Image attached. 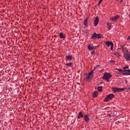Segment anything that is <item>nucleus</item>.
Masks as SVG:
<instances>
[{"mask_svg": "<svg viewBox=\"0 0 130 130\" xmlns=\"http://www.w3.org/2000/svg\"><path fill=\"white\" fill-rule=\"evenodd\" d=\"M122 51L124 53V57L126 60H130V53L126 48L122 47Z\"/></svg>", "mask_w": 130, "mask_h": 130, "instance_id": "obj_1", "label": "nucleus"}, {"mask_svg": "<svg viewBox=\"0 0 130 130\" xmlns=\"http://www.w3.org/2000/svg\"><path fill=\"white\" fill-rule=\"evenodd\" d=\"M118 72H120V73H122V75L124 76H129L130 75V69L129 70H122V69H116Z\"/></svg>", "mask_w": 130, "mask_h": 130, "instance_id": "obj_2", "label": "nucleus"}, {"mask_svg": "<svg viewBox=\"0 0 130 130\" xmlns=\"http://www.w3.org/2000/svg\"><path fill=\"white\" fill-rule=\"evenodd\" d=\"M112 77V75H111V74H110L109 73H105L104 74V76L103 77V79L104 80H106L107 82H109V79Z\"/></svg>", "mask_w": 130, "mask_h": 130, "instance_id": "obj_3", "label": "nucleus"}, {"mask_svg": "<svg viewBox=\"0 0 130 130\" xmlns=\"http://www.w3.org/2000/svg\"><path fill=\"white\" fill-rule=\"evenodd\" d=\"M102 38V35L100 34H96V32H94L93 34L91 37V39H100V38Z\"/></svg>", "mask_w": 130, "mask_h": 130, "instance_id": "obj_4", "label": "nucleus"}, {"mask_svg": "<svg viewBox=\"0 0 130 130\" xmlns=\"http://www.w3.org/2000/svg\"><path fill=\"white\" fill-rule=\"evenodd\" d=\"M113 98H114V94H110L107 96V97L105 99V102H108V101H110Z\"/></svg>", "mask_w": 130, "mask_h": 130, "instance_id": "obj_5", "label": "nucleus"}, {"mask_svg": "<svg viewBox=\"0 0 130 130\" xmlns=\"http://www.w3.org/2000/svg\"><path fill=\"white\" fill-rule=\"evenodd\" d=\"M125 89L124 88H120L117 87H113L112 90L114 93H116L117 92H122V91H124Z\"/></svg>", "mask_w": 130, "mask_h": 130, "instance_id": "obj_6", "label": "nucleus"}, {"mask_svg": "<svg viewBox=\"0 0 130 130\" xmlns=\"http://www.w3.org/2000/svg\"><path fill=\"white\" fill-rule=\"evenodd\" d=\"M106 45L108 46V47H109V46H111V50H112L113 49L114 47V44L111 41H106L105 43Z\"/></svg>", "mask_w": 130, "mask_h": 130, "instance_id": "obj_7", "label": "nucleus"}, {"mask_svg": "<svg viewBox=\"0 0 130 130\" xmlns=\"http://www.w3.org/2000/svg\"><path fill=\"white\" fill-rule=\"evenodd\" d=\"M92 77H93V71H91L86 76V79H87V80H91V79Z\"/></svg>", "mask_w": 130, "mask_h": 130, "instance_id": "obj_8", "label": "nucleus"}, {"mask_svg": "<svg viewBox=\"0 0 130 130\" xmlns=\"http://www.w3.org/2000/svg\"><path fill=\"white\" fill-rule=\"evenodd\" d=\"M99 23V18L98 17V16H97L95 17V19L94 22V27H96L97 26V25H98Z\"/></svg>", "mask_w": 130, "mask_h": 130, "instance_id": "obj_9", "label": "nucleus"}, {"mask_svg": "<svg viewBox=\"0 0 130 130\" xmlns=\"http://www.w3.org/2000/svg\"><path fill=\"white\" fill-rule=\"evenodd\" d=\"M84 119L86 123H88V122L90 121V118L89 117V116L88 115H85L84 116Z\"/></svg>", "mask_w": 130, "mask_h": 130, "instance_id": "obj_10", "label": "nucleus"}, {"mask_svg": "<svg viewBox=\"0 0 130 130\" xmlns=\"http://www.w3.org/2000/svg\"><path fill=\"white\" fill-rule=\"evenodd\" d=\"M119 15H116L114 16V17H111L110 18V21H116L117 19H119Z\"/></svg>", "mask_w": 130, "mask_h": 130, "instance_id": "obj_11", "label": "nucleus"}, {"mask_svg": "<svg viewBox=\"0 0 130 130\" xmlns=\"http://www.w3.org/2000/svg\"><path fill=\"white\" fill-rule=\"evenodd\" d=\"M78 115H79V116L78 117V118L79 119H80L81 118V117L82 118H83V117H84V115L83 114V113L82 112H79Z\"/></svg>", "mask_w": 130, "mask_h": 130, "instance_id": "obj_12", "label": "nucleus"}, {"mask_svg": "<svg viewBox=\"0 0 130 130\" xmlns=\"http://www.w3.org/2000/svg\"><path fill=\"white\" fill-rule=\"evenodd\" d=\"M92 96H93V98H96V97H97V96H98V92L94 91L92 94Z\"/></svg>", "mask_w": 130, "mask_h": 130, "instance_id": "obj_13", "label": "nucleus"}, {"mask_svg": "<svg viewBox=\"0 0 130 130\" xmlns=\"http://www.w3.org/2000/svg\"><path fill=\"white\" fill-rule=\"evenodd\" d=\"M66 59L68 60H72V59H73V56L67 55L66 56Z\"/></svg>", "mask_w": 130, "mask_h": 130, "instance_id": "obj_14", "label": "nucleus"}, {"mask_svg": "<svg viewBox=\"0 0 130 130\" xmlns=\"http://www.w3.org/2000/svg\"><path fill=\"white\" fill-rule=\"evenodd\" d=\"M94 48H95V47L91 46V45H89V46L88 47V49H89V50H93V49H94Z\"/></svg>", "mask_w": 130, "mask_h": 130, "instance_id": "obj_15", "label": "nucleus"}, {"mask_svg": "<svg viewBox=\"0 0 130 130\" xmlns=\"http://www.w3.org/2000/svg\"><path fill=\"white\" fill-rule=\"evenodd\" d=\"M59 37H60V38H61V39H63V38H64V35H63V33L60 32V33L59 34Z\"/></svg>", "mask_w": 130, "mask_h": 130, "instance_id": "obj_16", "label": "nucleus"}, {"mask_svg": "<svg viewBox=\"0 0 130 130\" xmlns=\"http://www.w3.org/2000/svg\"><path fill=\"white\" fill-rule=\"evenodd\" d=\"M107 25L108 26V28L109 30H111V23H108L107 24Z\"/></svg>", "mask_w": 130, "mask_h": 130, "instance_id": "obj_17", "label": "nucleus"}, {"mask_svg": "<svg viewBox=\"0 0 130 130\" xmlns=\"http://www.w3.org/2000/svg\"><path fill=\"white\" fill-rule=\"evenodd\" d=\"M84 25H85V26L88 25V18L84 20Z\"/></svg>", "mask_w": 130, "mask_h": 130, "instance_id": "obj_18", "label": "nucleus"}, {"mask_svg": "<svg viewBox=\"0 0 130 130\" xmlns=\"http://www.w3.org/2000/svg\"><path fill=\"white\" fill-rule=\"evenodd\" d=\"M66 66H67V67H72V66H73V63L70 62V63H66Z\"/></svg>", "mask_w": 130, "mask_h": 130, "instance_id": "obj_19", "label": "nucleus"}, {"mask_svg": "<svg viewBox=\"0 0 130 130\" xmlns=\"http://www.w3.org/2000/svg\"><path fill=\"white\" fill-rule=\"evenodd\" d=\"M102 88L103 87L102 86L98 87V91H99L100 92H102Z\"/></svg>", "mask_w": 130, "mask_h": 130, "instance_id": "obj_20", "label": "nucleus"}, {"mask_svg": "<svg viewBox=\"0 0 130 130\" xmlns=\"http://www.w3.org/2000/svg\"><path fill=\"white\" fill-rule=\"evenodd\" d=\"M114 54L116 55V56H119V54L118 53H114Z\"/></svg>", "mask_w": 130, "mask_h": 130, "instance_id": "obj_21", "label": "nucleus"}, {"mask_svg": "<svg viewBox=\"0 0 130 130\" xmlns=\"http://www.w3.org/2000/svg\"><path fill=\"white\" fill-rule=\"evenodd\" d=\"M123 69V70H125L126 69H128V66H125Z\"/></svg>", "mask_w": 130, "mask_h": 130, "instance_id": "obj_22", "label": "nucleus"}, {"mask_svg": "<svg viewBox=\"0 0 130 130\" xmlns=\"http://www.w3.org/2000/svg\"><path fill=\"white\" fill-rule=\"evenodd\" d=\"M102 2H103V0H100L99 3V4H98V5H100L101 4V3H102Z\"/></svg>", "mask_w": 130, "mask_h": 130, "instance_id": "obj_23", "label": "nucleus"}, {"mask_svg": "<svg viewBox=\"0 0 130 130\" xmlns=\"http://www.w3.org/2000/svg\"><path fill=\"white\" fill-rule=\"evenodd\" d=\"M98 67H99V65H98V66H95V67H94V69H96V68H98Z\"/></svg>", "mask_w": 130, "mask_h": 130, "instance_id": "obj_24", "label": "nucleus"}, {"mask_svg": "<svg viewBox=\"0 0 130 130\" xmlns=\"http://www.w3.org/2000/svg\"><path fill=\"white\" fill-rule=\"evenodd\" d=\"M127 89L129 90V91H130V86L127 88Z\"/></svg>", "mask_w": 130, "mask_h": 130, "instance_id": "obj_25", "label": "nucleus"}, {"mask_svg": "<svg viewBox=\"0 0 130 130\" xmlns=\"http://www.w3.org/2000/svg\"><path fill=\"white\" fill-rule=\"evenodd\" d=\"M110 62H114V61H113V60H111V61H110Z\"/></svg>", "mask_w": 130, "mask_h": 130, "instance_id": "obj_26", "label": "nucleus"}, {"mask_svg": "<svg viewBox=\"0 0 130 130\" xmlns=\"http://www.w3.org/2000/svg\"><path fill=\"white\" fill-rule=\"evenodd\" d=\"M116 1H117V2H118V1H119V0H116Z\"/></svg>", "mask_w": 130, "mask_h": 130, "instance_id": "obj_27", "label": "nucleus"}]
</instances>
